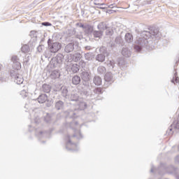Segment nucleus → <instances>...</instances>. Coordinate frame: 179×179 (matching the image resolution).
<instances>
[{
    "label": "nucleus",
    "instance_id": "50",
    "mask_svg": "<svg viewBox=\"0 0 179 179\" xmlns=\"http://www.w3.org/2000/svg\"><path fill=\"white\" fill-rule=\"evenodd\" d=\"M85 50H90V46H86Z\"/></svg>",
    "mask_w": 179,
    "mask_h": 179
},
{
    "label": "nucleus",
    "instance_id": "5",
    "mask_svg": "<svg viewBox=\"0 0 179 179\" xmlns=\"http://www.w3.org/2000/svg\"><path fill=\"white\" fill-rule=\"evenodd\" d=\"M105 79V87H107L114 82V76L111 72H108L104 76Z\"/></svg>",
    "mask_w": 179,
    "mask_h": 179
},
{
    "label": "nucleus",
    "instance_id": "20",
    "mask_svg": "<svg viewBox=\"0 0 179 179\" xmlns=\"http://www.w3.org/2000/svg\"><path fill=\"white\" fill-rule=\"evenodd\" d=\"M73 85H79L80 83V77L79 76H75L72 78Z\"/></svg>",
    "mask_w": 179,
    "mask_h": 179
},
{
    "label": "nucleus",
    "instance_id": "2",
    "mask_svg": "<svg viewBox=\"0 0 179 179\" xmlns=\"http://www.w3.org/2000/svg\"><path fill=\"white\" fill-rule=\"evenodd\" d=\"M78 124V122L76 120H73L69 123L70 128L73 130L74 134L73 136H71V134H67V136L66 137V141H67L66 148L67 149V150H78V149L75 150V148H78V145L71 141V139H72V138H78V139H82V138H83L80 131L79 130H76Z\"/></svg>",
    "mask_w": 179,
    "mask_h": 179
},
{
    "label": "nucleus",
    "instance_id": "13",
    "mask_svg": "<svg viewBox=\"0 0 179 179\" xmlns=\"http://www.w3.org/2000/svg\"><path fill=\"white\" fill-rule=\"evenodd\" d=\"M95 59L98 62H104L106 61V56L103 54H99L96 56Z\"/></svg>",
    "mask_w": 179,
    "mask_h": 179
},
{
    "label": "nucleus",
    "instance_id": "19",
    "mask_svg": "<svg viewBox=\"0 0 179 179\" xmlns=\"http://www.w3.org/2000/svg\"><path fill=\"white\" fill-rule=\"evenodd\" d=\"M106 67L103 66H99L97 69V72L99 73V75H104V73H106Z\"/></svg>",
    "mask_w": 179,
    "mask_h": 179
},
{
    "label": "nucleus",
    "instance_id": "38",
    "mask_svg": "<svg viewBox=\"0 0 179 179\" xmlns=\"http://www.w3.org/2000/svg\"><path fill=\"white\" fill-rule=\"evenodd\" d=\"M21 96H22V97H27V96H29V92H26V90H22L20 92Z\"/></svg>",
    "mask_w": 179,
    "mask_h": 179
},
{
    "label": "nucleus",
    "instance_id": "52",
    "mask_svg": "<svg viewBox=\"0 0 179 179\" xmlns=\"http://www.w3.org/2000/svg\"><path fill=\"white\" fill-rule=\"evenodd\" d=\"M40 48H41V46L38 47V50L39 52H40Z\"/></svg>",
    "mask_w": 179,
    "mask_h": 179
},
{
    "label": "nucleus",
    "instance_id": "32",
    "mask_svg": "<svg viewBox=\"0 0 179 179\" xmlns=\"http://www.w3.org/2000/svg\"><path fill=\"white\" fill-rule=\"evenodd\" d=\"M66 114L67 115V118H76V117H75V112L71 110L70 112H66Z\"/></svg>",
    "mask_w": 179,
    "mask_h": 179
},
{
    "label": "nucleus",
    "instance_id": "44",
    "mask_svg": "<svg viewBox=\"0 0 179 179\" xmlns=\"http://www.w3.org/2000/svg\"><path fill=\"white\" fill-rule=\"evenodd\" d=\"M175 162L176 163H177L178 164H179V155L176 156L175 158Z\"/></svg>",
    "mask_w": 179,
    "mask_h": 179
},
{
    "label": "nucleus",
    "instance_id": "31",
    "mask_svg": "<svg viewBox=\"0 0 179 179\" xmlns=\"http://www.w3.org/2000/svg\"><path fill=\"white\" fill-rule=\"evenodd\" d=\"M81 58H82V55H80V53H76L74 55V61H75V62H78V61H80Z\"/></svg>",
    "mask_w": 179,
    "mask_h": 179
},
{
    "label": "nucleus",
    "instance_id": "34",
    "mask_svg": "<svg viewBox=\"0 0 179 179\" xmlns=\"http://www.w3.org/2000/svg\"><path fill=\"white\" fill-rule=\"evenodd\" d=\"M114 31H113L112 29L107 28L106 31V35L108 36V37H110L113 34Z\"/></svg>",
    "mask_w": 179,
    "mask_h": 179
},
{
    "label": "nucleus",
    "instance_id": "18",
    "mask_svg": "<svg viewBox=\"0 0 179 179\" xmlns=\"http://www.w3.org/2000/svg\"><path fill=\"white\" fill-rule=\"evenodd\" d=\"M76 26H77V27H80L81 29H83V30H85V29H89L90 30H92V27H90V25H85L80 22L76 23Z\"/></svg>",
    "mask_w": 179,
    "mask_h": 179
},
{
    "label": "nucleus",
    "instance_id": "49",
    "mask_svg": "<svg viewBox=\"0 0 179 179\" xmlns=\"http://www.w3.org/2000/svg\"><path fill=\"white\" fill-rule=\"evenodd\" d=\"M96 93H100V94H101V93H103V91H101V90H96Z\"/></svg>",
    "mask_w": 179,
    "mask_h": 179
},
{
    "label": "nucleus",
    "instance_id": "37",
    "mask_svg": "<svg viewBox=\"0 0 179 179\" xmlns=\"http://www.w3.org/2000/svg\"><path fill=\"white\" fill-rule=\"evenodd\" d=\"M45 122H50L51 121V115L47 113L45 116Z\"/></svg>",
    "mask_w": 179,
    "mask_h": 179
},
{
    "label": "nucleus",
    "instance_id": "41",
    "mask_svg": "<svg viewBox=\"0 0 179 179\" xmlns=\"http://www.w3.org/2000/svg\"><path fill=\"white\" fill-rule=\"evenodd\" d=\"M84 30L85 31V32L89 34L93 31V28L91 27V30L90 29H84Z\"/></svg>",
    "mask_w": 179,
    "mask_h": 179
},
{
    "label": "nucleus",
    "instance_id": "8",
    "mask_svg": "<svg viewBox=\"0 0 179 179\" xmlns=\"http://www.w3.org/2000/svg\"><path fill=\"white\" fill-rule=\"evenodd\" d=\"M11 61L13 62V68H16L17 69H20V62H19V57L17 56H13Z\"/></svg>",
    "mask_w": 179,
    "mask_h": 179
},
{
    "label": "nucleus",
    "instance_id": "43",
    "mask_svg": "<svg viewBox=\"0 0 179 179\" xmlns=\"http://www.w3.org/2000/svg\"><path fill=\"white\" fill-rule=\"evenodd\" d=\"M46 134H47L46 132L40 131L38 136H39V138H41V135H43V136H45Z\"/></svg>",
    "mask_w": 179,
    "mask_h": 179
},
{
    "label": "nucleus",
    "instance_id": "12",
    "mask_svg": "<svg viewBox=\"0 0 179 179\" xmlns=\"http://www.w3.org/2000/svg\"><path fill=\"white\" fill-rule=\"evenodd\" d=\"M14 78V82L17 83V85H22V83H23V78L20 74L15 76Z\"/></svg>",
    "mask_w": 179,
    "mask_h": 179
},
{
    "label": "nucleus",
    "instance_id": "11",
    "mask_svg": "<svg viewBox=\"0 0 179 179\" xmlns=\"http://www.w3.org/2000/svg\"><path fill=\"white\" fill-rule=\"evenodd\" d=\"M81 78L85 82H89L90 80V74L87 71H83L81 73Z\"/></svg>",
    "mask_w": 179,
    "mask_h": 179
},
{
    "label": "nucleus",
    "instance_id": "51",
    "mask_svg": "<svg viewBox=\"0 0 179 179\" xmlns=\"http://www.w3.org/2000/svg\"><path fill=\"white\" fill-rule=\"evenodd\" d=\"M154 168L153 166L151 168L150 173H153Z\"/></svg>",
    "mask_w": 179,
    "mask_h": 179
},
{
    "label": "nucleus",
    "instance_id": "1",
    "mask_svg": "<svg viewBox=\"0 0 179 179\" xmlns=\"http://www.w3.org/2000/svg\"><path fill=\"white\" fill-rule=\"evenodd\" d=\"M162 34L159 31V29H155L150 31H143L139 37H137L136 41V45L134 46V50L136 51H141L142 48L148 47L149 38H160Z\"/></svg>",
    "mask_w": 179,
    "mask_h": 179
},
{
    "label": "nucleus",
    "instance_id": "47",
    "mask_svg": "<svg viewBox=\"0 0 179 179\" xmlns=\"http://www.w3.org/2000/svg\"><path fill=\"white\" fill-rule=\"evenodd\" d=\"M0 82H6V78H3L2 77H0Z\"/></svg>",
    "mask_w": 179,
    "mask_h": 179
},
{
    "label": "nucleus",
    "instance_id": "16",
    "mask_svg": "<svg viewBox=\"0 0 179 179\" xmlns=\"http://www.w3.org/2000/svg\"><path fill=\"white\" fill-rule=\"evenodd\" d=\"M93 82L96 86H100L101 85V78L99 76H95Z\"/></svg>",
    "mask_w": 179,
    "mask_h": 179
},
{
    "label": "nucleus",
    "instance_id": "25",
    "mask_svg": "<svg viewBox=\"0 0 179 179\" xmlns=\"http://www.w3.org/2000/svg\"><path fill=\"white\" fill-rule=\"evenodd\" d=\"M98 29L101 31L102 30H106L107 25H106V23L101 22L98 24Z\"/></svg>",
    "mask_w": 179,
    "mask_h": 179
},
{
    "label": "nucleus",
    "instance_id": "30",
    "mask_svg": "<svg viewBox=\"0 0 179 179\" xmlns=\"http://www.w3.org/2000/svg\"><path fill=\"white\" fill-rule=\"evenodd\" d=\"M78 107L80 110H85V108H87V104L86 103V102H80L78 103Z\"/></svg>",
    "mask_w": 179,
    "mask_h": 179
},
{
    "label": "nucleus",
    "instance_id": "15",
    "mask_svg": "<svg viewBox=\"0 0 179 179\" xmlns=\"http://www.w3.org/2000/svg\"><path fill=\"white\" fill-rule=\"evenodd\" d=\"M19 69H16L13 68V70H10V75L11 78H15V76L19 75Z\"/></svg>",
    "mask_w": 179,
    "mask_h": 179
},
{
    "label": "nucleus",
    "instance_id": "27",
    "mask_svg": "<svg viewBox=\"0 0 179 179\" xmlns=\"http://www.w3.org/2000/svg\"><path fill=\"white\" fill-rule=\"evenodd\" d=\"M50 76L52 79H57V78H59V73L57 71H54L50 73Z\"/></svg>",
    "mask_w": 179,
    "mask_h": 179
},
{
    "label": "nucleus",
    "instance_id": "28",
    "mask_svg": "<svg viewBox=\"0 0 179 179\" xmlns=\"http://www.w3.org/2000/svg\"><path fill=\"white\" fill-rule=\"evenodd\" d=\"M102 0H94V3L97 5V6H107V4L101 3Z\"/></svg>",
    "mask_w": 179,
    "mask_h": 179
},
{
    "label": "nucleus",
    "instance_id": "36",
    "mask_svg": "<svg viewBox=\"0 0 179 179\" xmlns=\"http://www.w3.org/2000/svg\"><path fill=\"white\" fill-rule=\"evenodd\" d=\"M42 87L43 90H51V85H50L43 84Z\"/></svg>",
    "mask_w": 179,
    "mask_h": 179
},
{
    "label": "nucleus",
    "instance_id": "33",
    "mask_svg": "<svg viewBox=\"0 0 179 179\" xmlns=\"http://www.w3.org/2000/svg\"><path fill=\"white\" fill-rule=\"evenodd\" d=\"M108 66L110 69H114V66H115V63L114 62V60H110L109 62H108Z\"/></svg>",
    "mask_w": 179,
    "mask_h": 179
},
{
    "label": "nucleus",
    "instance_id": "53",
    "mask_svg": "<svg viewBox=\"0 0 179 179\" xmlns=\"http://www.w3.org/2000/svg\"><path fill=\"white\" fill-rule=\"evenodd\" d=\"M176 178H177V179H179V175H178V176H176Z\"/></svg>",
    "mask_w": 179,
    "mask_h": 179
},
{
    "label": "nucleus",
    "instance_id": "10",
    "mask_svg": "<svg viewBox=\"0 0 179 179\" xmlns=\"http://www.w3.org/2000/svg\"><path fill=\"white\" fill-rule=\"evenodd\" d=\"M122 55L126 58H129L131 57V50L128 48H123L122 50Z\"/></svg>",
    "mask_w": 179,
    "mask_h": 179
},
{
    "label": "nucleus",
    "instance_id": "42",
    "mask_svg": "<svg viewBox=\"0 0 179 179\" xmlns=\"http://www.w3.org/2000/svg\"><path fill=\"white\" fill-rule=\"evenodd\" d=\"M99 9H107V6H98Z\"/></svg>",
    "mask_w": 179,
    "mask_h": 179
},
{
    "label": "nucleus",
    "instance_id": "7",
    "mask_svg": "<svg viewBox=\"0 0 179 179\" xmlns=\"http://www.w3.org/2000/svg\"><path fill=\"white\" fill-rule=\"evenodd\" d=\"M159 170H164L169 174H171L174 171V166H167L165 164H162L159 168Z\"/></svg>",
    "mask_w": 179,
    "mask_h": 179
},
{
    "label": "nucleus",
    "instance_id": "54",
    "mask_svg": "<svg viewBox=\"0 0 179 179\" xmlns=\"http://www.w3.org/2000/svg\"><path fill=\"white\" fill-rule=\"evenodd\" d=\"M159 174H162V173H161V172H159Z\"/></svg>",
    "mask_w": 179,
    "mask_h": 179
},
{
    "label": "nucleus",
    "instance_id": "29",
    "mask_svg": "<svg viewBox=\"0 0 179 179\" xmlns=\"http://www.w3.org/2000/svg\"><path fill=\"white\" fill-rule=\"evenodd\" d=\"M21 51L26 54V52H29V51H30V47L27 45H24L21 48Z\"/></svg>",
    "mask_w": 179,
    "mask_h": 179
},
{
    "label": "nucleus",
    "instance_id": "14",
    "mask_svg": "<svg viewBox=\"0 0 179 179\" xmlns=\"http://www.w3.org/2000/svg\"><path fill=\"white\" fill-rule=\"evenodd\" d=\"M47 99H48L47 95H45V94H43L38 96V101L41 104H43V103H45V101L47 100Z\"/></svg>",
    "mask_w": 179,
    "mask_h": 179
},
{
    "label": "nucleus",
    "instance_id": "21",
    "mask_svg": "<svg viewBox=\"0 0 179 179\" xmlns=\"http://www.w3.org/2000/svg\"><path fill=\"white\" fill-rule=\"evenodd\" d=\"M85 58L87 61H93L94 59V55L92 53H86L85 55Z\"/></svg>",
    "mask_w": 179,
    "mask_h": 179
},
{
    "label": "nucleus",
    "instance_id": "39",
    "mask_svg": "<svg viewBox=\"0 0 179 179\" xmlns=\"http://www.w3.org/2000/svg\"><path fill=\"white\" fill-rule=\"evenodd\" d=\"M34 122H35V124H40V122H41V120H40V117H36L34 119Z\"/></svg>",
    "mask_w": 179,
    "mask_h": 179
},
{
    "label": "nucleus",
    "instance_id": "17",
    "mask_svg": "<svg viewBox=\"0 0 179 179\" xmlns=\"http://www.w3.org/2000/svg\"><path fill=\"white\" fill-rule=\"evenodd\" d=\"M124 38L127 43H132V41H134V37L132 36V34H131L130 33L126 34Z\"/></svg>",
    "mask_w": 179,
    "mask_h": 179
},
{
    "label": "nucleus",
    "instance_id": "22",
    "mask_svg": "<svg viewBox=\"0 0 179 179\" xmlns=\"http://www.w3.org/2000/svg\"><path fill=\"white\" fill-rule=\"evenodd\" d=\"M55 108L57 110H62L64 108V102L62 101H59L55 104Z\"/></svg>",
    "mask_w": 179,
    "mask_h": 179
},
{
    "label": "nucleus",
    "instance_id": "6",
    "mask_svg": "<svg viewBox=\"0 0 179 179\" xmlns=\"http://www.w3.org/2000/svg\"><path fill=\"white\" fill-rule=\"evenodd\" d=\"M67 69L73 72V73H78L80 69V66L77 64H70L67 65Z\"/></svg>",
    "mask_w": 179,
    "mask_h": 179
},
{
    "label": "nucleus",
    "instance_id": "48",
    "mask_svg": "<svg viewBox=\"0 0 179 179\" xmlns=\"http://www.w3.org/2000/svg\"><path fill=\"white\" fill-rule=\"evenodd\" d=\"M114 4H110L109 6H108V8H110V9H113Z\"/></svg>",
    "mask_w": 179,
    "mask_h": 179
},
{
    "label": "nucleus",
    "instance_id": "55",
    "mask_svg": "<svg viewBox=\"0 0 179 179\" xmlns=\"http://www.w3.org/2000/svg\"><path fill=\"white\" fill-rule=\"evenodd\" d=\"M0 71H1V66H0Z\"/></svg>",
    "mask_w": 179,
    "mask_h": 179
},
{
    "label": "nucleus",
    "instance_id": "40",
    "mask_svg": "<svg viewBox=\"0 0 179 179\" xmlns=\"http://www.w3.org/2000/svg\"><path fill=\"white\" fill-rule=\"evenodd\" d=\"M42 25H43V26H45V27H48V26H51L52 24H51V23H50V22H43V23H42Z\"/></svg>",
    "mask_w": 179,
    "mask_h": 179
},
{
    "label": "nucleus",
    "instance_id": "26",
    "mask_svg": "<svg viewBox=\"0 0 179 179\" xmlns=\"http://www.w3.org/2000/svg\"><path fill=\"white\" fill-rule=\"evenodd\" d=\"M173 128H174V129H178L179 131V120L177 121L176 124H173L171 125L169 127V131H173Z\"/></svg>",
    "mask_w": 179,
    "mask_h": 179
},
{
    "label": "nucleus",
    "instance_id": "9",
    "mask_svg": "<svg viewBox=\"0 0 179 179\" xmlns=\"http://www.w3.org/2000/svg\"><path fill=\"white\" fill-rule=\"evenodd\" d=\"M74 45H75V43H70L67 44L64 48L65 52H67V53L72 52V51L75 50Z\"/></svg>",
    "mask_w": 179,
    "mask_h": 179
},
{
    "label": "nucleus",
    "instance_id": "24",
    "mask_svg": "<svg viewBox=\"0 0 179 179\" xmlns=\"http://www.w3.org/2000/svg\"><path fill=\"white\" fill-rule=\"evenodd\" d=\"M178 82H179V78L177 76V71H175L174 76L173 77V79L171 80V83L176 85V83H178Z\"/></svg>",
    "mask_w": 179,
    "mask_h": 179
},
{
    "label": "nucleus",
    "instance_id": "4",
    "mask_svg": "<svg viewBox=\"0 0 179 179\" xmlns=\"http://www.w3.org/2000/svg\"><path fill=\"white\" fill-rule=\"evenodd\" d=\"M48 47L50 52H58L62 47V45H61L60 43L58 42H54V43H50V40L48 41Z\"/></svg>",
    "mask_w": 179,
    "mask_h": 179
},
{
    "label": "nucleus",
    "instance_id": "35",
    "mask_svg": "<svg viewBox=\"0 0 179 179\" xmlns=\"http://www.w3.org/2000/svg\"><path fill=\"white\" fill-rule=\"evenodd\" d=\"M71 101H78V100H79V96L75 94H71Z\"/></svg>",
    "mask_w": 179,
    "mask_h": 179
},
{
    "label": "nucleus",
    "instance_id": "46",
    "mask_svg": "<svg viewBox=\"0 0 179 179\" xmlns=\"http://www.w3.org/2000/svg\"><path fill=\"white\" fill-rule=\"evenodd\" d=\"M166 134H167L168 135H172V134H173V131H172V133H171V131H170V129H169V130L166 131Z\"/></svg>",
    "mask_w": 179,
    "mask_h": 179
},
{
    "label": "nucleus",
    "instance_id": "45",
    "mask_svg": "<svg viewBox=\"0 0 179 179\" xmlns=\"http://www.w3.org/2000/svg\"><path fill=\"white\" fill-rule=\"evenodd\" d=\"M124 64V60H120L119 62H118V65L119 66H121Z\"/></svg>",
    "mask_w": 179,
    "mask_h": 179
},
{
    "label": "nucleus",
    "instance_id": "3",
    "mask_svg": "<svg viewBox=\"0 0 179 179\" xmlns=\"http://www.w3.org/2000/svg\"><path fill=\"white\" fill-rule=\"evenodd\" d=\"M62 61H64V55L59 53L51 59L50 64L52 65L53 68H57V66L61 65Z\"/></svg>",
    "mask_w": 179,
    "mask_h": 179
},
{
    "label": "nucleus",
    "instance_id": "23",
    "mask_svg": "<svg viewBox=\"0 0 179 179\" xmlns=\"http://www.w3.org/2000/svg\"><path fill=\"white\" fill-rule=\"evenodd\" d=\"M94 37L96 38H100L103 36V31H94L93 32Z\"/></svg>",
    "mask_w": 179,
    "mask_h": 179
}]
</instances>
